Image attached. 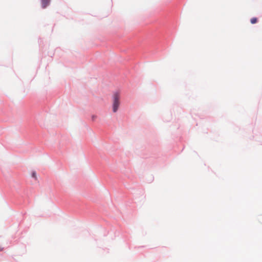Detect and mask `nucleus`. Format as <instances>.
Listing matches in <instances>:
<instances>
[{
	"label": "nucleus",
	"instance_id": "obj_5",
	"mask_svg": "<svg viewBox=\"0 0 262 262\" xmlns=\"http://www.w3.org/2000/svg\"><path fill=\"white\" fill-rule=\"evenodd\" d=\"M2 250H3V248H1L0 247V251H2Z\"/></svg>",
	"mask_w": 262,
	"mask_h": 262
},
{
	"label": "nucleus",
	"instance_id": "obj_4",
	"mask_svg": "<svg viewBox=\"0 0 262 262\" xmlns=\"http://www.w3.org/2000/svg\"><path fill=\"white\" fill-rule=\"evenodd\" d=\"M32 177L34 178H35V179H37V176H36V173L35 172H33L32 173Z\"/></svg>",
	"mask_w": 262,
	"mask_h": 262
},
{
	"label": "nucleus",
	"instance_id": "obj_3",
	"mask_svg": "<svg viewBox=\"0 0 262 262\" xmlns=\"http://www.w3.org/2000/svg\"><path fill=\"white\" fill-rule=\"evenodd\" d=\"M250 21L252 24H255L257 21V19L256 17H253L251 19Z\"/></svg>",
	"mask_w": 262,
	"mask_h": 262
},
{
	"label": "nucleus",
	"instance_id": "obj_2",
	"mask_svg": "<svg viewBox=\"0 0 262 262\" xmlns=\"http://www.w3.org/2000/svg\"><path fill=\"white\" fill-rule=\"evenodd\" d=\"M50 0H41V4L43 8H45L50 3Z\"/></svg>",
	"mask_w": 262,
	"mask_h": 262
},
{
	"label": "nucleus",
	"instance_id": "obj_1",
	"mask_svg": "<svg viewBox=\"0 0 262 262\" xmlns=\"http://www.w3.org/2000/svg\"><path fill=\"white\" fill-rule=\"evenodd\" d=\"M120 94L119 93L116 92L113 95V111L114 113L116 112L119 108L120 105Z\"/></svg>",
	"mask_w": 262,
	"mask_h": 262
}]
</instances>
